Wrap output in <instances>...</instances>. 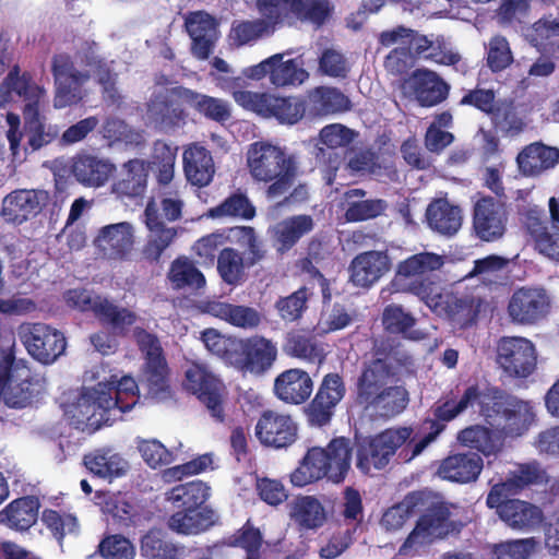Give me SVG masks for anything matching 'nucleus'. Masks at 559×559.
Wrapping results in <instances>:
<instances>
[{"instance_id":"obj_1","label":"nucleus","mask_w":559,"mask_h":559,"mask_svg":"<svg viewBox=\"0 0 559 559\" xmlns=\"http://www.w3.org/2000/svg\"><path fill=\"white\" fill-rule=\"evenodd\" d=\"M97 384L71 393L63 403L67 420L83 431L94 432L114 420L112 415L133 408L139 400V385L133 377L112 373L105 367L92 372Z\"/></svg>"},{"instance_id":"obj_2","label":"nucleus","mask_w":559,"mask_h":559,"mask_svg":"<svg viewBox=\"0 0 559 559\" xmlns=\"http://www.w3.org/2000/svg\"><path fill=\"white\" fill-rule=\"evenodd\" d=\"M179 100L189 104L201 115L215 121H225L230 117L227 102L195 93L180 86H157L147 105L145 120L160 130L179 127L185 120V112Z\"/></svg>"},{"instance_id":"obj_3","label":"nucleus","mask_w":559,"mask_h":559,"mask_svg":"<svg viewBox=\"0 0 559 559\" xmlns=\"http://www.w3.org/2000/svg\"><path fill=\"white\" fill-rule=\"evenodd\" d=\"M246 165L257 182L270 183L269 199L284 195L298 175L296 158L284 147L266 141L251 143L246 152Z\"/></svg>"},{"instance_id":"obj_4","label":"nucleus","mask_w":559,"mask_h":559,"mask_svg":"<svg viewBox=\"0 0 559 559\" xmlns=\"http://www.w3.org/2000/svg\"><path fill=\"white\" fill-rule=\"evenodd\" d=\"M46 392V380L33 373L23 360L12 354V336L0 347V397L9 407L32 405Z\"/></svg>"},{"instance_id":"obj_5","label":"nucleus","mask_w":559,"mask_h":559,"mask_svg":"<svg viewBox=\"0 0 559 559\" xmlns=\"http://www.w3.org/2000/svg\"><path fill=\"white\" fill-rule=\"evenodd\" d=\"M350 466L349 441L345 438L332 440L323 448L308 450L298 467L290 474L294 486L304 487L323 477L333 483H340L345 478Z\"/></svg>"},{"instance_id":"obj_6","label":"nucleus","mask_w":559,"mask_h":559,"mask_svg":"<svg viewBox=\"0 0 559 559\" xmlns=\"http://www.w3.org/2000/svg\"><path fill=\"white\" fill-rule=\"evenodd\" d=\"M45 91L37 85H31L25 75L20 76L16 70L9 73L0 85V105L14 102L16 98H24V116L28 142L34 150L50 143L59 134L55 124H44L38 118L37 104L44 96Z\"/></svg>"},{"instance_id":"obj_7","label":"nucleus","mask_w":559,"mask_h":559,"mask_svg":"<svg viewBox=\"0 0 559 559\" xmlns=\"http://www.w3.org/2000/svg\"><path fill=\"white\" fill-rule=\"evenodd\" d=\"M443 264L444 257L433 252L413 254L397 263L390 289L393 293H411L425 302L440 288L429 274L440 270Z\"/></svg>"},{"instance_id":"obj_8","label":"nucleus","mask_w":559,"mask_h":559,"mask_svg":"<svg viewBox=\"0 0 559 559\" xmlns=\"http://www.w3.org/2000/svg\"><path fill=\"white\" fill-rule=\"evenodd\" d=\"M491 396L487 400L483 416L491 428L507 437H519L528 430L534 421V411L530 402L513 397L504 399L497 391H487Z\"/></svg>"},{"instance_id":"obj_9","label":"nucleus","mask_w":559,"mask_h":559,"mask_svg":"<svg viewBox=\"0 0 559 559\" xmlns=\"http://www.w3.org/2000/svg\"><path fill=\"white\" fill-rule=\"evenodd\" d=\"M412 435L411 427H397L361 441L357 450V467L365 474L383 468Z\"/></svg>"},{"instance_id":"obj_10","label":"nucleus","mask_w":559,"mask_h":559,"mask_svg":"<svg viewBox=\"0 0 559 559\" xmlns=\"http://www.w3.org/2000/svg\"><path fill=\"white\" fill-rule=\"evenodd\" d=\"M183 386L206 406L215 420H224L225 388L221 379L205 365L200 362L188 364L185 369Z\"/></svg>"},{"instance_id":"obj_11","label":"nucleus","mask_w":559,"mask_h":559,"mask_svg":"<svg viewBox=\"0 0 559 559\" xmlns=\"http://www.w3.org/2000/svg\"><path fill=\"white\" fill-rule=\"evenodd\" d=\"M497 362L511 378H527L536 369L535 344L523 336H504L497 345Z\"/></svg>"},{"instance_id":"obj_12","label":"nucleus","mask_w":559,"mask_h":559,"mask_svg":"<svg viewBox=\"0 0 559 559\" xmlns=\"http://www.w3.org/2000/svg\"><path fill=\"white\" fill-rule=\"evenodd\" d=\"M66 305L79 311H92L100 321L123 330L136 321V316L124 308H119L107 298L93 296L86 289L74 288L63 294Z\"/></svg>"},{"instance_id":"obj_13","label":"nucleus","mask_w":559,"mask_h":559,"mask_svg":"<svg viewBox=\"0 0 559 559\" xmlns=\"http://www.w3.org/2000/svg\"><path fill=\"white\" fill-rule=\"evenodd\" d=\"M551 298L540 287L523 286L515 289L507 305V314L512 323L534 325L550 312Z\"/></svg>"},{"instance_id":"obj_14","label":"nucleus","mask_w":559,"mask_h":559,"mask_svg":"<svg viewBox=\"0 0 559 559\" xmlns=\"http://www.w3.org/2000/svg\"><path fill=\"white\" fill-rule=\"evenodd\" d=\"M134 336L145 357L142 381L153 397L164 400L168 396V368L159 343L153 335L140 329L134 330Z\"/></svg>"},{"instance_id":"obj_15","label":"nucleus","mask_w":559,"mask_h":559,"mask_svg":"<svg viewBox=\"0 0 559 559\" xmlns=\"http://www.w3.org/2000/svg\"><path fill=\"white\" fill-rule=\"evenodd\" d=\"M19 336L28 354L45 365L56 361L66 350L63 334L45 324H22Z\"/></svg>"},{"instance_id":"obj_16","label":"nucleus","mask_w":559,"mask_h":559,"mask_svg":"<svg viewBox=\"0 0 559 559\" xmlns=\"http://www.w3.org/2000/svg\"><path fill=\"white\" fill-rule=\"evenodd\" d=\"M136 243V228L130 222L111 223L97 229L93 246L103 259L127 260Z\"/></svg>"},{"instance_id":"obj_17","label":"nucleus","mask_w":559,"mask_h":559,"mask_svg":"<svg viewBox=\"0 0 559 559\" xmlns=\"http://www.w3.org/2000/svg\"><path fill=\"white\" fill-rule=\"evenodd\" d=\"M254 435L261 444L281 449L297 440L298 426L289 414L267 409L258 418Z\"/></svg>"},{"instance_id":"obj_18","label":"nucleus","mask_w":559,"mask_h":559,"mask_svg":"<svg viewBox=\"0 0 559 559\" xmlns=\"http://www.w3.org/2000/svg\"><path fill=\"white\" fill-rule=\"evenodd\" d=\"M431 311L465 326L474 322L480 311V301L468 297H457L452 292L438 288L425 302Z\"/></svg>"},{"instance_id":"obj_19","label":"nucleus","mask_w":559,"mask_h":559,"mask_svg":"<svg viewBox=\"0 0 559 559\" xmlns=\"http://www.w3.org/2000/svg\"><path fill=\"white\" fill-rule=\"evenodd\" d=\"M431 311L465 326L474 322L480 311V301L468 297H457L452 292L438 288L425 302Z\"/></svg>"},{"instance_id":"obj_20","label":"nucleus","mask_w":559,"mask_h":559,"mask_svg":"<svg viewBox=\"0 0 559 559\" xmlns=\"http://www.w3.org/2000/svg\"><path fill=\"white\" fill-rule=\"evenodd\" d=\"M52 72L56 84L53 107L62 109L78 104L84 97L81 87L87 80V75L74 71L69 57L66 55L53 58Z\"/></svg>"},{"instance_id":"obj_21","label":"nucleus","mask_w":559,"mask_h":559,"mask_svg":"<svg viewBox=\"0 0 559 559\" xmlns=\"http://www.w3.org/2000/svg\"><path fill=\"white\" fill-rule=\"evenodd\" d=\"M449 510L440 503L428 510L417 522L401 547V551L417 549L426 546L437 538L445 536L450 530Z\"/></svg>"},{"instance_id":"obj_22","label":"nucleus","mask_w":559,"mask_h":559,"mask_svg":"<svg viewBox=\"0 0 559 559\" xmlns=\"http://www.w3.org/2000/svg\"><path fill=\"white\" fill-rule=\"evenodd\" d=\"M402 92L421 106L430 107L445 98L448 85L436 72L417 70L404 81Z\"/></svg>"},{"instance_id":"obj_23","label":"nucleus","mask_w":559,"mask_h":559,"mask_svg":"<svg viewBox=\"0 0 559 559\" xmlns=\"http://www.w3.org/2000/svg\"><path fill=\"white\" fill-rule=\"evenodd\" d=\"M48 200L43 190L19 189L2 200L1 216L12 224H22L37 215Z\"/></svg>"},{"instance_id":"obj_24","label":"nucleus","mask_w":559,"mask_h":559,"mask_svg":"<svg viewBox=\"0 0 559 559\" xmlns=\"http://www.w3.org/2000/svg\"><path fill=\"white\" fill-rule=\"evenodd\" d=\"M507 211L503 204L492 198H483L474 207V229L485 241L500 238L507 226Z\"/></svg>"},{"instance_id":"obj_25","label":"nucleus","mask_w":559,"mask_h":559,"mask_svg":"<svg viewBox=\"0 0 559 559\" xmlns=\"http://www.w3.org/2000/svg\"><path fill=\"white\" fill-rule=\"evenodd\" d=\"M344 393V384L337 374L325 376L316 397L307 408L310 423L317 426L325 425L331 419L332 409L343 399Z\"/></svg>"},{"instance_id":"obj_26","label":"nucleus","mask_w":559,"mask_h":559,"mask_svg":"<svg viewBox=\"0 0 559 559\" xmlns=\"http://www.w3.org/2000/svg\"><path fill=\"white\" fill-rule=\"evenodd\" d=\"M391 261L385 252L367 251L350 263L349 278L354 286L369 288L390 271Z\"/></svg>"},{"instance_id":"obj_27","label":"nucleus","mask_w":559,"mask_h":559,"mask_svg":"<svg viewBox=\"0 0 559 559\" xmlns=\"http://www.w3.org/2000/svg\"><path fill=\"white\" fill-rule=\"evenodd\" d=\"M484 468L483 457L474 452L447 456L438 466L440 478L457 484H469L478 479Z\"/></svg>"},{"instance_id":"obj_28","label":"nucleus","mask_w":559,"mask_h":559,"mask_svg":"<svg viewBox=\"0 0 559 559\" xmlns=\"http://www.w3.org/2000/svg\"><path fill=\"white\" fill-rule=\"evenodd\" d=\"M313 382L301 369H289L278 374L274 382V393L287 404H301L311 395Z\"/></svg>"},{"instance_id":"obj_29","label":"nucleus","mask_w":559,"mask_h":559,"mask_svg":"<svg viewBox=\"0 0 559 559\" xmlns=\"http://www.w3.org/2000/svg\"><path fill=\"white\" fill-rule=\"evenodd\" d=\"M116 167L108 159L90 154L78 155L73 159L72 174L85 187H103L114 175Z\"/></svg>"},{"instance_id":"obj_30","label":"nucleus","mask_w":559,"mask_h":559,"mask_svg":"<svg viewBox=\"0 0 559 559\" xmlns=\"http://www.w3.org/2000/svg\"><path fill=\"white\" fill-rule=\"evenodd\" d=\"M187 31L192 39V53L199 59H206L217 38V24L205 12H193L186 21Z\"/></svg>"},{"instance_id":"obj_31","label":"nucleus","mask_w":559,"mask_h":559,"mask_svg":"<svg viewBox=\"0 0 559 559\" xmlns=\"http://www.w3.org/2000/svg\"><path fill=\"white\" fill-rule=\"evenodd\" d=\"M84 464L91 473L109 481L126 476L130 468L123 455L111 448L97 449L86 454Z\"/></svg>"},{"instance_id":"obj_32","label":"nucleus","mask_w":559,"mask_h":559,"mask_svg":"<svg viewBox=\"0 0 559 559\" xmlns=\"http://www.w3.org/2000/svg\"><path fill=\"white\" fill-rule=\"evenodd\" d=\"M241 362L236 367L254 374H262L270 369L277 356L276 346L264 337H252L243 343Z\"/></svg>"},{"instance_id":"obj_33","label":"nucleus","mask_w":559,"mask_h":559,"mask_svg":"<svg viewBox=\"0 0 559 559\" xmlns=\"http://www.w3.org/2000/svg\"><path fill=\"white\" fill-rule=\"evenodd\" d=\"M516 163L522 175L536 177L559 163V150L534 143L519 153Z\"/></svg>"},{"instance_id":"obj_34","label":"nucleus","mask_w":559,"mask_h":559,"mask_svg":"<svg viewBox=\"0 0 559 559\" xmlns=\"http://www.w3.org/2000/svg\"><path fill=\"white\" fill-rule=\"evenodd\" d=\"M199 308L204 313L242 329L255 328L261 320L260 314L253 308L218 300L204 301Z\"/></svg>"},{"instance_id":"obj_35","label":"nucleus","mask_w":559,"mask_h":559,"mask_svg":"<svg viewBox=\"0 0 559 559\" xmlns=\"http://www.w3.org/2000/svg\"><path fill=\"white\" fill-rule=\"evenodd\" d=\"M183 169L187 180L199 187L207 186L215 173L212 155L199 144H191L185 150Z\"/></svg>"},{"instance_id":"obj_36","label":"nucleus","mask_w":559,"mask_h":559,"mask_svg":"<svg viewBox=\"0 0 559 559\" xmlns=\"http://www.w3.org/2000/svg\"><path fill=\"white\" fill-rule=\"evenodd\" d=\"M290 520L300 528L314 531L324 525L328 519L325 508L313 496H298L289 504Z\"/></svg>"},{"instance_id":"obj_37","label":"nucleus","mask_w":559,"mask_h":559,"mask_svg":"<svg viewBox=\"0 0 559 559\" xmlns=\"http://www.w3.org/2000/svg\"><path fill=\"white\" fill-rule=\"evenodd\" d=\"M500 519L511 528L530 532L543 522V512L536 506L522 500H509L501 506Z\"/></svg>"},{"instance_id":"obj_38","label":"nucleus","mask_w":559,"mask_h":559,"mask_svg":"<svg viewBox=\"0 0 559 559\" xmlns=\"http://www.w3.org/2000/svg\"><path fill=\"white\" fill-rule=\"evenodd\" d=\"M145 225L150 230L148 242L145 247V254L152 260H157L163 251L174 241L177 230L174 227H166L157 215V205L148 203L145 209Z\"/></svg>"},{"instance_id":"obj_39","label":"nucleus","mask_w":559,"mask_h":559,"mask_svg":"<svg viewBox=\"0 0 559 559\" xmlns=\"http://www.w3.org/2000/svg\"><path fill=\"white\" fill-rule=\"evenodd\" d=\"M228 238L239 241L242 246L247 247L252 254L257 252V240L254 230L251 227H236L229 230V236L226 237L223 233H213L199 239L193 250L203 259H213L215 251L218 247L223 246Z\"/></svg>"},{"instance_id":"obj_40","label":"nucleus","mask_w":559,"mask_h":559,"mask_svg":"<svg viewBox=\"0 0 559 559\" xmlns=\"http://www.w3.org/2000/svg\"><path fill=\"white\" fill-rule=\"evenodd\" d=\"M216 521L215 512L206 508L183 509L168 520V527L182 535H195L209 530Z\"/></svg>"},{"instance_id":"obj_41","label":"nucleus","mask_w":559,"mask_h":559,"mask_svg":"<svg viewBox=\"0 0 559 559\" xmlns=\"http://www.w3.org/2000/svg\"><path fill=\"white\" fill-rule=\"evenodd\" d=\"M426 217L429 227L442 235H453L462 225L460 207L451 204L445 199L431 202L427 209Z\"/></svg>"},{"instance_id":"obj_42","label":"nucleus","mask_w":559,"mask_h":559,"mask_svg":"<svg viewBox=\"0 0 559 559\" xmlns=\"http://www.w3.org/2000/svg\"><path fill=\"white\" fill-rule=\"evenodd\" d=\"M313 226V219L309 215H297L283 219L272 228L274 246L277 251H286L304 235L310 233Z\"/></svg>"},{"instance_id":"obj_43","label":"nucleus","mask_w":559,"mask_h":559,"mask_svg":"<svg viewBox=\"0 0 559 559\" xmlns=\"http://www.w3.org/2000/svg\"><path fill=\"white\" fill-rule=\"evenodd\" d=\"M211 497V487L201 480H193L173 487L165 493L166 501L176 508H206L204 503Z\"/></svg>"},{"instance_id":"obj_44","label":"nucleus","mask_w":559,"mask_h":559,"mask_svg":"<svg viewBox=\"0 0 559 559\" xmlns=\"http://www.w3.org/2000/svg\"><path fill=\"white\" fill-rule=\"evenodd\" d=\"M374 414L382 417H392L400 414L407 405V392L402 386L384 388L370 399L360 401Z\"/></svg>"},{"instance_id":"obj_45","label":"nucleus","mask_w":559,"mask_h":559,"mask_svg":"<svg viewBox=\"0 0 559 559\" xmlns=\"http://www.w3.org/2000/svg\"><path fill=\"white\" fill-rule=\"evenodd\" d=\"M201 341L210 353L218 356L225 362L233 366L241 362L242 341L224 335L215 329L204 330L201 333Z\"/></svg>"},{"instance_id":"obj_46","label":"nucleus","mask_w":559,"mask_h":559,"mask_svg":"<svg viewBox=\"0 0 559 559\" xmlns=\"http://www.w3.org/2000/svg\"><path fill=\"white\" fill-rule=\"evenodd\" d=\"M365 192L353 189L344 194V210L347 222H360L374 218L382 214L386 204L382 200H365Z\"/></svg>"},{"instance_id":"obj_47","label":"nucleus","mask_w":559,"mask_h":559,"mask_svg":"<svg viewBox=\"0 0 559 559\" xmlns=\"http://www.w3.org/2000/svg\"><path fill=\"white\" fill-rule=\"evenodd\" d=\"M487 400H491V396L486 394L479 385H471L465 390L459 402H444L436 408L435 415L439 420L450 421L466 409L474 408L475 406H478L479 413L483 415L484 407L488 404Z\"/></svg>"},{"instance_id":"obj_48","label":"nucleus","mask_w":559,"mask_h":559,"mask_svg":"<svg viewBox=\"0 0 559 559\" xmlns=\"http://www.w3.org/2000/svg\"><path fill=\"white\" fill-rule=\"evenodd\" d=\"M457 441L464 447L478 450L485 456L497 454L503 447L502 438L496 429L489 430L478 425L461 430Z\"/></svg>"},{"instance_id":"obj_49","label":"nucleus","mask_w":559,"mask_h":559,"mask_svg":"<svg viewBox=\"0 0 559 559\" xmlns=\"http://www.w3.org/2000/svg\"><path fill=\"white\" fill-rule=\"evenodd\" d=\"M38 503L32 497L20 498L12 501L0 511V524L14 530H27L37 519Z\"/></svg>"},{"instance_id":"obj_50","label":"nucleus","mask_w":559,"mask_h":559,"mask_svg":"<svg viewBox=\"0 0 559 559\" xmlns=\"http://www.w3.org/2000/svg\"><path fill=\"white\" fill-rule=\"evenodd\" d=\"M525 36L540 51L559 58V16L537 21Z\"/></svg>"},{"instance_id":"obj_51","label":"nucleus","mask_w":559,"mask_h":559,"mask_svg":"<svg viewBox=\"0 0 559 559\" xmlns=\"http://www.w3.org/2000/svg\"><path fill=\"white\" fill-rule=\"evenodd\" d=\"M424 506V493L412 492L382 515L381 526L388 532L399 531Z\"/></svg>"},{"instance_id":"obj_52","label":"nucleus","mask_w":559,"mask_h":559,"mask_svg":"<svg viewBox=\"0 0 559 559\" xmlns=\"http://www.w3.org/2000/svg\"><path fill=\"white\" fill-rule=\"evenodd\" d=\"M141 555L146 559H183L185 548L165 538L158 530L147 532L141 539Z\"/></svg>"},{"instance_id":"obj_53","label":"nucleus","mask_w":559,"mask_h":559,"mask_svg":"<svg viewBox=\"0 0 559 559\" xmlns=\"http://www.w3.org/2000/svg\"><path fill=\"white\" fill-rule=\"evenodd\" d=\"M272 63L271 83L283 87L287 85H300L309 78L301 61L297 59H285V53H275Z\"/></svg>"},{"instance_id":"obj_54","label":"nucleus","mask_w":559,"mask_h":559,"mask_svg":"<svg viewBox=\"0 0 559 559\" xmlns=\"http://www.w3.org/2000/svg\"><path fill=\"white\" fill-rule=\"evenodd\" d=\"M148 176V165L142 159H132L123 166V178L114 186L122 195L136 197L144 192Z\"/></svg>"},{"instance_id":"obj_55","label":"nucleus","mask_w":559,"mask_h":559,"mask_svg":"<svg viewBox=\"0 0 559 559\" xmlns=\"http://www.w3.org/2000/svg\"><path fill=\"white\" fill-rule=\"evenodd\" d=\"M273 33L274 29L262 17L257 20H236L230 27L229 40L231 45L241 47L252 45Z\"/></svg>"},{"instance_id":"obj_56","label":"nucleus","mask_w":559,"mask_h":559,"mask_svg":"<svg viewBox=\"0 0 559 559\" xmlns=\"http://www.w3.org/2000/svg\"><path fill=\"white\" fill-rule=\"evenodd\" d=\"M239 81V78L226 81L222 83V88L230 91L235 102L246 110H250L262 117L270 115L271 110L269 109V104L272 100L273 94L238 90Z\"/></svg>"},{"instance_id":"obj_57","label":"nucleus","mask_w":559,"mask_h":559,"mask_svg":"<svg viewBox=\"0 0 559 559\" xmlns=\"http://www.w3.org/2000/svg\"><path fill=\"white\" fill-rule=\"evenodd\" d=\"M168 280L175 288L200 289L205 286L204 275L187 258H178L171 263Z\"/></svg>"},{"instance_id":"obj_58","label":"nucleus","mask_w":559,"mask_h":559,"mask_svg":"<svg viewBox=\"0 0 559 559\" xmlns=\"http://www.w3.org/2000/svg\"><path fill=\"white\" fill-rule=\"evenodd\" d=\"M255 8L261 17L275 31L276 26L288 16L297 15L301 8L300 0H255Z\"/></svg>"},{"instance_id":"obj_59","label":"nucleus","mask_w":559,"mask_h":559,"mask_svg":"<svg viewBox=\"0 0 559 559\" xmlns=\"http://www.w3.org/2000/svg\"><path fill=\"white\" fill-rule=\"evenodd\" d=\"M247 264L233 248L223 249L217 258V271L222 280L229 285H238L245 277Z\"/></svg>"},{"instance_id":"obj_60","label":"nucleus","mask_w":559,"mask_h":559,"mask_svg":"<svg viewBox=\"0 0 559 559\" xmlns=\"http://www.w3.org/2000/svg\"><path fill=\"white\" fill-rule=\"evenodd\" d=\"M390 376L386 364L377 359L372 361L364 371L359 381L358 396L362 399H370L372 394L383 390L384 384Z\"/></svg>"},{"instance_id":"obj_61","label":"nucleus","mask_w":559,"mask_h":559,"mask_svg":"<svg viewBox=\"0 0 559 559\" xmlns=\"http://www.w3.org/2000/svg\"><path fill=\"white\" fill-rule=\"evenodd\" d=\"M309 98L320 114H333L349 108L348 98L333 87H317L310 93Z\"/></svg>"},{"instance_id":"obj_62","label":"nucleus","mask_w":559,"mask_h":559,"mask_svg":"<svg viewBox=\"0 0 559 559\" xmlns=\"http://www.w3.org/2000/svg\"><path fill=\"white\" fill-rule=\"evenodd\" d=\"M382 320L385 329L392 333H402L413 340H419L424 336L419 331H411L415 319L405 312L401 306H388L383 311Z\"/></svg>"},{"instance_id":"obj_63","label":"nucleus","mask_w":559,"mask_h":559,"mask_svg":"<svg viewBox=\"0 0 559 559\" xmlns=\"http://www.w3.org/2000/svg\"><path fill=\"white\" fill-rule=\"evenodd\" d=\"M135 443L141 457L151 468L169 465L175 460L173 452L157 439L139 438Z\"/></svg>"},{"instance_id":"obj_64","label":"nucleus","mask_w":559,"mask_h":559,"mask_svg":"<svg viewBox=\"0 0 559 559\" xmlns=\"http://www.w3.org/2000/svg\"><path fill=\"white\" fill-rule=\"evenodd\" d=\"M538 547L534 537L508 540L493 546L497 559H528Z\"/></svg>"}]
</instances>
